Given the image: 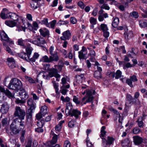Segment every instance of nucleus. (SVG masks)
Masks as SVG:
<instances>
[{
    "mask_svg": "<svg viewBox=\"0 0 147 147\" xmlns=\"http://www.w3.org/2000/svg\"><path fill=\"white\" fill-rule=\"evenodd\" d=\"M52 83H53V86L55 90V92L57 94H59V85L58 83H56L55 81H53Z\"/></svg>",
    "mask_w": 147,
    "mask_h": 147,
    "instance_id": "38",
    "label": "nucleus"
},
{
    "mask_svg": "<svg viewBox=\"0 0 147 147\" xmlns=\"http://www.w3.org/2000/svg\"><path fill=\"white\" fill-rule=\"evenodd\" d=\"M22 85L20 80L16 78H13L10 80L8 88L10 89L17 90L21 89Z\"/></svg>",
    "mask_w": 147,
    "mask_h": 147,
    "instance_id": "4",
    "label": "nucleus"
},
{
    "mask_svg": "<svg viewBox=\"0 0 147 147\" xmlns=\"http://www.w3.org/2000/svg\"><path fill=\"white\" fill-rule=\"evenodd\" d=\"M90 23L92 25L91 28L94 27V25L96 24V19L92 17H91L89 19Z\"/></svg>",
    "mask_w": 147,
    "mask_h": 147,
    "instance_id": "42",
    "label": "nucleus"
},
{
    "mask_svg": "<svg viewBox=\"0 0 147 147\" xmlns=\"http://www.w3.org/2000/svg\"><path fill=\"white\" fill-rule=\"evenodd\" d=\"M105 129L106 127L105 126H102L101 128L100 136L102 140L104 139V137H105L106 133V131H105Z\"/></svg>",
    "mask_w": 147,
    "mask_h": 147,
    "instance_id": "27",
    "label": "nucleus"
},
{
    "mask_svg": "<svg viewBox=\"0 0 147 147\" xmlns=\"http://www.w3.org/2000/svg\"><path fill=\"white\" fill-rule=\"evenodd\" d=\"M125 37L127 39H129L132 38L133 36V34L132 31H129L125 34Z\"/></svg>",
    "mask_w": 147,
    "mask_h": 147,
    "instance_id": "30",
    "label": "nucleus"
},
{
    "mask_svg": "<svg viewBox=\"0 0 147 147\" xmlns=\"http://www.w3.org/2000/svg\"><path fill=\"white\" fill-rule=\"evenodd\" d=\"M26 115L25 111L19 106H16L15 108L13 116L16 117L15 119H18V121H22L24 120Z\"/></svg>",
    "mask_w": 147,
    "mask_h": 147,
    "instance_id": "3",
    "label": "nucleus"
},
{
    "mask_svg": "<svg viewBox=\"0 0 147 147\" xmlns=\"http://www.w3.org/2000/svg\"><path fill=\"white\" fill-rule=\"evenodd\" d=\"M17 22L16 21L8 20L5 21V24L7 26L12 27L16 26Z\"/></svg>",
    "mask_w": 147,
    "mask_h": 147,
    "instance_id": "23",
    "label": "nucleus"
},
{
    "mask_svg": "<svg viewBox=\"0 0 147 147\" xmlns=\"http://www.w3.org/2000/svg\"><path fill=\"white\" fill-rule=\"evenodd\" d=\"M42 23L45 24V26L48 27L50 28V24L48 22V19L47 18H44L42 21Z\"/></svg>",
    "mask_w": 147,
    "mask_h": 147,
    "instance_id": "47",
    "label": "nucleus"
},
{
    "mask_svg": "<svg viewBox=\"0 0 147 147\" xmlns=\"http://www.w3.org/2000/svg\"><path fill=\"white\" fill-rule=\"evenodd\" d=\"M9 13L8 12V11L7 9L6 8H3L0 13V16L2 19H5L8 17V14H9Z\"/></svg>",
    "mask_w": 147,
    "mask_h": 147,
    "instance_id": "18",
    "label": "nucleus"
},
{
    "mask_svg": "<svg viewBox=\"0 0 147 147\" xmlns=\"http://www.w3.org/2000/svg\"><path fill=\"white\" fill-rule=\"evenodd\" d=\"M87 86L84 85L82 86L80 89V93L84 95L86 93V96L82 98L81 103L82 105L92 101L94 98L92 93L93 91L87 89Z\"/></svg>",
    "mask_w": 147,
    "mask_h": 147,
    "instance_id": "1",
    "label": "nucleus"
},
{
    "mask_svg": "<svg viewBox=\"0 0 147 147\" xmlns=\"http://www.w3.org/2000/svg\"><path fill=\"white\" fill-rule=\"evenodd\" d=\"M122 73L120 70H117L115 73V78L116 79H118L122 76Z\"/></svg>",
    "mask_w": 147,
    "mask_h": 147,
    "instance_id": "41",
    "label": "nucleus"
},
{
    "mask_svg": "<svg viewBox=\"0 0 147 147\" xmlns=\"http://www.w3.org/2000/svg\"><path fill=\"white\" fill-rule=\"evenodd\" d=\"M41 0H32L30 3V6L31 8L33 9L38 8V2Z\"/></svg>",
    "mask_w": 147,
    "mask_h": 147,
    "instance_id": "21",
    "label": "nucleus"
},
{
    "mask_svg": "<svg viewBox=\"0 0 147 147\" xmlns=\"http://www.w3.org/2000/svg\"><path fill=\"white\" fill-rule=\"evenodd\" d=\"M88 138H87L86 140V142L87 146L88 147H92L93 146V144L91 143L88 139Z\"/></svg>",
    "mask_w": 147,
    "mask_h": 147,
    "instance_id": "63",
    "label": "nucleus"
},
{
    "mask_svg": "<svg viewBox=\"0 0 147 147\" xmlns=\"http://www.w3.org/2000/svg\"><path fill=\"white\" fill-rule=\"evenodd\" d=\"M73 69H74V71L77 72H81L83 70L82 68L78 67L77 68V66H75L73 67Z\"/></svg>",
    "mask_w": 147,
    "mask_h": 147,
    "instance_id": "56",
    "label": "nucleus"
},
{
    "mask_svg": "<svg viewBox=\"0 0 147 147\" xmlns=\"http://www.w3.org/2000/svg\"><path fill=\"white\" fill-rule=\"evenodd\" d=\"M94 76L96 78L99 79L101 78V72L98 71H95L94 73Z\"/></svg>",
    "mask_w": 147,
    "mask_h": 147,
    "instance_id": "43",
    "label": "nucleus"
},
{
    "mask_svg": "<svg viewBox=\"0 0 147 147\" xmlns=\"http://www.w3.org/2000/svg\"><path fill=\"white\" fill-rule=\"evenodd\" d=\"M54 50V47L53 46L51 47L49 49V51L50 54L51 55V56L54 57L56 55L58 56L57 55V52H54V53H53Z\"/></svg>",
    "mask_w": 147,
    "mask_h": 147,
    "instance_id": "36",
    "label": "nucleus"
},
{
    "mask_svg": "<svg viewBox=\"0 0 147 147\" xmlns=\"http://www.w3.org/2000/svg\"><path fill=\"white\" fill-rule=\"evenodd\" d=\"M125 105L127 106H130L132 104L140 105V102L139 100H136L130 94H127V95Z\"/></svg>",
    "mask_w": 147,
    "mask_h": 147,
    "instance_id": "7",
    "label": "nucleus"
},
{
    "mask_svg": "<svg viewBox=\"0 0 147 147\" xmlns=\"http://www.w3.org/2000/svg\"><path fill=\"white\" fill-rule=\"evenodd\" d=\"M70 22L73 24H75L77 22V19L74 17H72L70 18Z\"/></svg>",
    "mask_w": 147,
    "mask_h": 147,
    "instance_id": "58",
    "label": "nucleus"
},
{
    "mask_svg": "<svg viewBox=\"0 0 147 147\" xmlns=\"http://www.w3.org/2000/svg\"><path fill=\"white\" fill-rule=\"evenodd\" d=\"M48 73V74L47 75L46 78L47 79L53 77L56 78H59L60 77V75L58 74L57 69L53 67L49 69Z\"/></svg>",
    "mask_w": 147,
    "mask_h": 147,
    "instance_id": "8",
    "label": "nucleus"
},
{
    "mask_svg": "<svg viewBox=\"0 0 147 147\" xmlns=\"http://www.w3.org/2000/svg\"><path fill=\"white\" fill-rule=\"evenodd\" d=\"M72 109V107L70 103H67V104L65 112H67L69 114L71 112V110Z\"/></svg>",
    "mask_w": 147,
    "mask_h": 147,
    "instance_id": "40",
    "label": "nucleus"
},
{
    "mask_svg": "<svg viewBox=\"0 0 147 147\" xmlns=\"http://www.w3.org/2000/svg\"><path fill=\"white\" fill-rule=\"evenodd\" d=\"M18 119H15L10 126L11 131L14 134H18L24 127V122L18 121Z\"/></svg>",
    "mask_w": 147,
    "mask_h": 147,
    "instance_id": "2",
    "label": "nucleus"
},
{
    "mask_svg": "<svg viewBox=\"0 0 147 147\" xmlns=\"http://www.w3.org/2000/svg\"><path fill=\"white\" fill-rule=\"evenodd\" d=\"M39 56V55L38 53H35L34 54L33 57L29 59V61L32 62H35L36 59Z\"/></svg>",
    "mask_w": 147,
    "mask_h": 147,
    "instance_id": "34",
    "label": "nucleus"
},
{
    "mask_svg": "<svg viewBox=\"0 0 147 147\" xmlns=\"http://www.w3.org/2000/svg\"><path fill=\"white\" fill-rule=\"evenodd\" d=\"M56 22L57 21L56 20H54L50 22V23H49L50 25V28H54Z\"/></svg>",
    "mask_w": 147,
    "mask_h": 147,
    "instance_id": "53",
    "label": "nucleus"
},
{
    "mask_svg": "<svg viewBox=\"0 0 147 147\" xmlns=\"http://www.w3.org/2000/svg\"><path fill=\"white\" fill-rule=\"evenodd\" d=\"M40 112H41L43 115H45L46 114L48 113V107L45 105L42 106L40 109Z\"/></svg>",
    "mask_w": 147,
    "mask_h": 147,
    "instance_id": "25",
    "label": "nucleus"
},
{
    "mask_svg": "<svg viewBox=\"0 0 147 147\" xmlns=\"http://www.w3.org/2000/svg\"><path fill=\"white\" fill-rule=\"evenodd\" d=\"M19 56L21 58L25 59L27 60V54L24 52H21L19 54Z\"/></svg>",
    "mask_w": 147,
    "mask_h": 147,
    "instance_id": "46",
    "label": "nucleus"
},
{
    "mask_svg": "<svg viewBox=\"0 0 147 147\" xmlns=\"http://www.w3.org/2000/svg\"><path fill=\"white\" fill-rule=\"evenodd\" d=\"M59 59L58 56H55V57L50 56L49 57L45 55L40 59V61L50 63L52 62L53 61H57Z\"/></svg>",
    "mask_w": 147,
    "mask_h": 147,
    "instance_id": "6",
    "label": "nucleus"
},
{
    "mask_svg": "<svg viewBox=\"0 0 147 147\" xmlns=\"http://www.w3.org/2000/svg\"><path fill=\"white\" fill-rule=\"evenodd\" d=\"M44 121L42 119L39 120L37 122V125L38 127H42L44 124Z\"/></svg>",
    "mask_w": 147,
    "mask_h": 147,
    "instance_id": "51",
    "label": "nucleus"
},
{
    "mask_svg": "<svg viewBox=\"0 0 147 147\" xmlns=\"http://www.w3.org/2000/svg\"><path fill=\"white\" fill-rule=\"evenodd\" d=\"M127 55L129 57L133 58L136 56V54L132 51H128L127 53Z\"/></svg>",
    "mask_w": 147,
    "mask_h": 147,
    "instance_id": "48",
    "label": "nucleus"
},
{
    "mask_svg": "<svg viewBox=\"0 0 147 147\" xmlns=\"http://www.w3.org/2000/svg\"><path fill=\"white\" fill-rule=\"evenodd\" d=\"M27 41V39L23 40L22 38H21L18 40V45L23 47H25Z\"/></svg>",
    "mask_w": 147,
    "mask_h": 147,
    "instance_id": "29",
    "label": "nucleus"
},
{
    "mask_svg": "<svg viewBox=\"0 0 147 147\" xmlns=\"http://www.w3.org/2000/svg\"><path fill=\"white\" fill-rule=\"evenodd\" d=\"M28 105L30 107L29 109L27 111L26 114L28 116L31 117L32 110H34L36 107V103L33 100L32 98H29L27 101Z\"/></svg>",
    "mask_w": 147,
    "mask_h": 147,
    "instance_id": "5",
    "label": "nucleus"
},
{
    "mask_svg": "<svg viewBox=\"0 0 147 147\" xmlns=\"http://www.w3.org/2000/svg\"><path fill=\"white\" fill-rule=\"evenodd\" d=\"M8 66L11 68H13L16 67V61L12 57H8L7 59Z\"/></svg>",
    "mask_w": 147,
    "mask_h": 147,
    "instance_id": "14",
    "label": "nucleus"
},
{
    "mask_svg": "<svg viewBox=\"0 0 147 147\" xmlns=\"http://www.w3.org/2000/svg\"><path fill=\"white\" fill-rule=\"evenodd\" d=\"M31 42L38 46L46 43V41L44 38L39 36H35L33 40L31 41Z\"/></svg>",
    "mask_w": 147,
    "mask_h": 147,
    "instance_id": "9",
    "label": "nucleus"
},
{
    "mask_svg": "<svg viewBox=\"0 0 147 147\" xmlns=\"http://www.w3.org/2000/svg\"><path fill=\"white\" fill-rule=\"evenodd\" d=\"M40 112L36 115V118L37 119H40L41 118L42 116H44Z\"/></svg>",
    "mask_w": 147,
    "mask_h": 147,
    "instance_id": "60",
    "label": "nucleus"
},
{
    "mask_svg": "<svg viewBox=\"0 0 147 147\" xmlns=\"http://www.w3.org/2000/svg\"><path fill=\"white\" fill-rule=\"evenodd\" d=\"M130 14L131 17L135 18H137L139 17L138 13L136 11H134L131 13Z\"/></svg>",
    "mask_w": 147,
    "mask_h": 147,
    "instance_id": "50",
    "label": "nucleus"
},
{
    "mask_svg": "<svg viewBox=\"0 0 147 147\" xmlns=\"http://www.w3.org/2000/svg\"><path fill=\"white\" fill-rule=\"evenodd\" d=\"M4 93L9 98H12L14 97V95L7 89L5 90Z\"/></svg>",
    "mask_w": 147,
    "mask_h": 147,
    "instance_id": "32",
    "label": "nucleus"
},
{
    "mask_svg": "<svg viewBox=\"0 0 147 147\" xmlns=\"http://www.w3.org/2000/svg\"><path fill=\"white\" fill-rule=\"evenodd\" d=\"M9 108V106L7 102L3 103L1 105L0 111L3 114H5L8 111Z\"/></svg>",
    "mask_w": 147,
    "mask_h": 147,
    "instance_id": "16",
    "label": "nucleus"
},
{
    "mask_svg": "<svg viewBox=\"0 0 147 147\" xmlns=\"http://www.w3.org/2000/svg\"><path fill=\"white\" fill-rule=\"evenodd\" d=\"M26 102V100L23 99L20 100L19 98H16L15 101L16 103L17 104H20V105L24 104Z\"/></svg>",
    "mask_w": 147,
    "mask_h": 147,
    "instance_id": "33",
    "label": "nucleus"
},
{
    "mask_svg": "<svg viewBox=\"0 0 147 147\" xmlns=\"http://www.w3.org/2000/svg\"><path fill=\"white\" fill-rule=\"evenodd\" d=\"M99 30L102 31L103 32V36L105 38H107L109 36V33L108 32L109 29L107 24H101L98 28Z\"/></svg>",
    "mask_w": 147,
    "mask_h": 147,
    "instance_id": "11",
    "label": "nucleus"
},
{
    "mask_svg": "<svg viewBox=\"0 0 147 147\" xmlns=\"http://www.w3.org/2000/svg\"><path fill=\"white\" fill-rule=\"evenodd\" d=\"M142 117H140L137 121L138 123V126L140 127H142L144 126L143 123L142 121Z\"/></svg>",
    "mask_w": 147,
    "mask_h": 147,
    "instance_id": "44",
    "label": "nucleus"
},
{
    "mask_svg": "<svg viewBox=\"0 0 147 147\" xmlns=\"http://www.w3.org/2000/svg\"><path fill=\"white\" fill-rule=\"evenodd\" d=\"M76 82L79 84L82 83L85 80L84 74H82L80 75L76 76Z\"/></svg>",
    "mask_w": 147,
    "mask_h": 147,
    "instance_id": "20",
    "label": "nucleus"
},
{
    "mask_svg": "<svg viewBox=\"0 0 147 147\" xmlns=\"http://www.w3.org/2000/svg\"><path fill=\"white\" fill-rule=\"evenodd\" d=\"M50 64H45L43 65V69L44 70H47L48 71L49 69L51 68H50Z\"/></svg>",
    "mask_w": 147,
    "mask_h": 147,
    "instance_id": "57",
    "label": "nucleus"
},
{
    "mask_svg": "<svg viewBox=\"0 0 147 147\" xmlns=\"http://www.w3.org/2000/svg\"><path fill=\"white\" fill-rule=\"evenodd\" d=\"M74 121L72 120L69 122L68 126L70 127H73L74 125Z\"/></svg>",
    "mask_w": 147,
    "mask_h": 147,
    "instance_id": "64",
    "label": "nucleus"
},
{
    "mask_svg": "<svg viewBox=\"0 0 147 147\" xmlns=\"http://www.w3.org/2000/svg\"><path fill=\"white\" fill-rule=\"evenodd\" d=\"M71 143L69 141L66 140L64 142V147H70Z\"/></svg>",
    "mask_w": 147,
    "mask_h": 147,
    "instance_id": "59",
    "label": "nucleus"
},
{
    "mask_svg": "<svg viewBox=\"0 0 147 147\" xmlns=\"http://www.w3.org/2000/svg\"><path fill=\"white\" fill-rule=\"evenodd\" d=\"M9 121L7 118L3 119L2 121V124L3 126H5L9 124Z\"/></svg>",
    "mask_w": 147,
    "mask_h": 147,
    "instance_id": "52",
    "label": "nucleus"
},
{
    "mask_svg": "<svg viewBox=\"0 0 147 147\" xmlns=\"http://www.w3.org/2000/svg\"><path fill=\"white\" fill-rule=\"evenodd\" d=\"M61 92L63 95H65L66 94L68 90L65 88V85H62L61 88Z\"/></svg>",
    "mask_w": 147,
    "mask_h": 147,
    "instance_id": "49",
    "label": "nucleus"
},
{
    "mask_svg": "<svg viewBox=\"0 0 147 147\" xmlns=\"http://www.w3.org/2000/svg\"><path fill=\"white\" fill-rule=\"evenodd\" d=\"M126 82L130 87H133L132 81L130 79H127Z\"/></svg>",
    "mask_w": 147,
    "mask_h": 147,
    "instance_id": "54",
    "label": "nucleus"
},
{
    "mask_svg": "<svg viewBox=\"0 0 147 147\" xmlns=\"http://www.w3.org/2000/svg\"><path fill=\"white\" fill-rule=\"evenodd\" d=\"M62 36L60 37L61 40L65 41L69 40L71 38V34L69 30L64 31L62 33Z\"/></svg>",
    "mask_w": 147,
    "mask_h": 147,
    "instance_id": "12",
    "label": "nucleus"
},
{
    "mask_svg": "<svg viewBox=\"0 0 147 147\" xmlns=\"http://www.w3.org/2000/svg\"><path fill=\"white\" fill-rule=\"evenodd\" d=\"M88 55L91 57L90 60L91 61H95V59L94 57L96 55V53L94 50H90Z\"/></svg>",
    "mask_w": 147,
    "mask_h": 147,
    "instance_id": "26",
    "label": "nucleus"
},
{
    "mask_svg": "<svg viewBox=\"0 0 147 147\" xmlns=\"http://www.w3.org/2000/svg\"><path fill=\"white\" fill-rule=\"evenodd\" d=\"M3 45L4 47L6 48V50L11 55H13V52L12 51L11 49L8 46H7L6 44L4 43H3Z\"/></svg>",
    "mask_w": 147,
    "mask_h": 147,
    "instance_id": "45",
    "label": "nucleus"
},
{
    "mask_svg": "<svg viewBox=\"0 0 147 147\" xmlns=\"http://www.w3.org/2000/svg\"><path fill=\"white\" fill-rule=\"evenodd\" d=\"M64 122V120L61 121L59 122V124L56 126L55 127V129L57 131V133L60 131L62 127L61 125Z\"/></svg>",
    "mask_w": 147,
    "mask_h": 147,
    "instance_id": "28",
    "label": "nucleus"
},
{
    "mask_svg": "<svg viewBox=\"0 0 147 147\" xmlns=\"http://www.w3.org/2000/svg\"><path fill=\"white\" fill-rule=\"evenodd\" d=\"M9 16L11 19L13 20L14 21L18 22V20L19 16L15 13L10 12L9 13Z\"/></svg>",
    "mask_w": 147,
    "mask_h": 147,
    "instance_id": "24",
    "label": "nucleus"
},
{
    "mask_svg": "<svg viewBox=\"0 0 147 147\" xmlns=\"http://www.w3.org/2000/svg\"><path fill=\"white\" fill-rule=\"evenodd\" d=\"M1 40L2 41H5L7 42L9 45L13 44L14 43L8 36L7 35L4 31H2L0 32Z\"/></svg>",
    "mask_w": 147,
    "mask_h": 147,
    "instance_id": "10",
    "label": "nucleus"
},
{
    "mask_svg": "<svg viewBox=\"0 0 147 147\" xmlns=\"http://www.w3.org/2000/svg\"><path fill=\"white\" fill-rule=\"evenodd\" d=\"M114 139L112 137L108 136L107 137V140H106L104 139L102 140V146L103 147H106L107 145H111L112 144Z\"/></svg>",
    "mask_w": 147,
    "mask_h": 147,
    "instance_id": "13",
    "label": "nucleus"
},
{
    "mask_svg": "<svg viewBox=\"0 0 147 147\" xmlns=\"http://www.w3.org/2000/svg\"><path fill=\"white\" fill-rule=\"evenodd\" d=\"M25 78L30 83H35L34 80H33L31 77L28 76H25Z\"/></svg>",
    "mask_w": 147,
    "mask_h": 147,
    "instance_id": "55",
    "label": "nucleus"
},
{
    "mask_svg": "<svg viewBox=\"0 0 147 147\" xmlns=\"http://www.w3.org/2000/svg\"><path fill=\"white\" fill-rule=\"evenodd\" d=\"M134 142L136 145H138L141 144L143 142L142 138L138 136L133 137Z\"/></svg>",
    "mask_w": 147,
    "mask_h": 147,
    "instance_id": "19",
    "label": "nucleus"
},
{
    "mask_svg": "<svg viewBox=\"0 0 147 147\" xmlns=\"http://www.w3.org/2000/svg\"><path fill=\"white\" fill-rule=\"evenodd\" d=\"M84 48H85L84 47H83L82 50L81 51H79L78 52V56L80 59H83L85 58V54H84L83 53V52H84L83 49Z\"/></svg>",
    "mask_w": 147,
    "mask_h": 147,
    "instance_id": "35",
    "label": "nucleus"
},
{
    "mask_svg": "<svg viewBox=\"0 0 147 147\" xmlns=\"http://www.w3.org/2000/svg\"><path fill=\"white\" fill-rule=\"evenodd\" d=\"M19 94L21 99H23L26 100L28 98V96L27 93L24 89L20 90Z\"/></svg>",
    "mask_w": 147,
    "mask_h": 147,
    "instance_id": "17",
    "label": "nucleus"
},
{
    "mask_svg": "<svg viewBox=\"0 0 147 147\" xmlns=\"http://www.w3.org/2000/svg\"><path fill=\"white\" fill-rule=\"evenodd\" d=\"M119 19L118 18L116 17L114 19L112 23V26L114 28L117 27L119 22Z\"/></svg>",
    "mask_w": 147,
    "mask_h": 147,
    "instance_id": "31",
    "label": "nucleus"
},
{
    "mask_svg": "<svg viewBox=\"0 0 147 147\" xmlns=\"http://www.w3.org/2000/svg\"><path fill=\"white\" fill-rule=\"evenodd\" d=\"M140 131V129L138 127H135L133 130V133L135 134H138Z\"/></svg>",
    "mask_w": 147,
    "mask_h": 147,
    "instance_id": "61",
    "label": "nucleus"
},
{
    "mask_svg": "<svg viewBox=\"0 0 147 147\" xmlns=\"http://www.w3.org/2000/svg\"><path fill=\"white\" fill-rule=\"evenodd\" d=\"M139 25L142 28H145L147 26V23L144 20H140L139 21Z\"/></svg>",
    "mask_w": 147,
    "mask_h": 147,
    "instance_id": "39",
    "label": "nucleus"
},
{
    "mask_svg": "<svg viewBox=\"0 0 147 147\" xmlns=\"http://www.w3.org/2000/svg\"><path fill=\"white\" fill-rule=\"evenodd\" d=\"M81 113V112L77 109H73L69 115H70L71 117L74 116L76 118H78Z\"/></svg>",
    "mask_w": 147,
    "mask_h": 147,
    "instance_id": "22",
    "label": "nucleus"
},
{
    "mask_svg": "<svg viewBox=\"0 0 147 147\" xmlns=\"http://www.w3.org/2000/svg\"><path fill=\"white\" fill-rule=\"evenodd\" d=\"M58 139V135H54L53 137L51 140L46 142L44 144L46 146H49L50 145H53L56 143L57 142Z\"/></svg>",
    "mask_w": 147,
    "mask_h": 147,
    "instance_id": "15",
    "label": "nucleus"
},
{
    "mask_svg": "<svg viewBox=\"0 0 147 147\" xmlns=\"http://www.w3.org/2000/svg\"><path fill=\"white\" fill-rule=\"evenodd\" d=\"M33 49L31 47H27L26 49V51L27 54L28 58L29 59L30 56L31 55Z\"/></svg>",
    "mask_w": 147,
    "mask_h": 147,
    "instance_id": "37",
    "label": "nucleus"
},
{
    "mask_svg": "<svg viewBox=\"0 0 147 147\" xmlns=\"http://www.w3.org/2000/svg\"><path fill=\"white\" fill-rule=\"evenodd\" d=\"M73 101L76 104H78L80 103V101L78 100V98L75 96H74Z\"/></svg>",
    "mask_w": 147,
    "mask_h": 147,
    "instance_id": "62",
    "label": "nucleus"
}]
</instances>
